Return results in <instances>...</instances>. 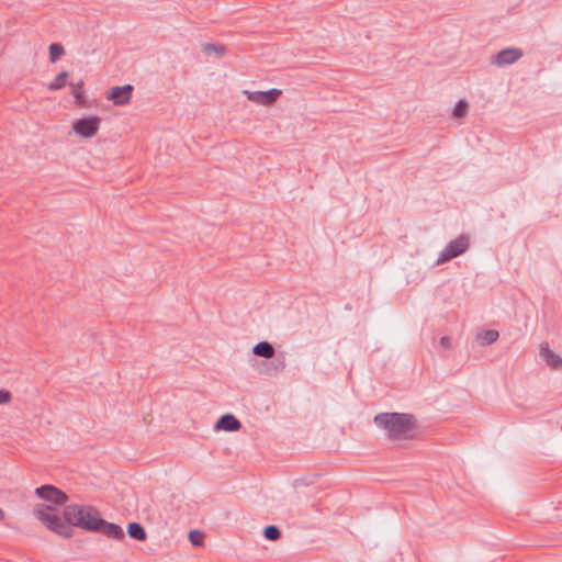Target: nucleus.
Returning <instances> with one entry per match:
<instances>
[{"label": "nucleus", "instance_id": "nucleus-19", "mask_svg": "<svg viewBox=\"0 0 562 562\" xmlns=\"http://www.w3.org/2000/svg\"><path fill=\"white\" fill-rule=\"evenodd\" d=\"M65 55V49L61 44L53 43L49 45V60L56 63L61 56Z\"/></svg>", "mask_w": 562, "mask_h": 562}, {"label": "nucleus", "instance_id": "nucleus-17", "mask_svg": "<svg viewBox=\"0 0 562 562\" xmlns=\"http://www.w3.org/2000/svg\"><path fill=\"white\" fill-rule=\"evenodd\" d=\"M202 50L206 55H216L217 57H222L226 50V47L221 44L205 43L202 45Z\"/></svg>", "mask_w": 562, "mask_h": 562}, {"label": "nucleus", "instance_id": "nucleus-13", "mask_svg": "<svg viewBox=\"0 0 562 562\" xmlns=\"http://www.w3.org/2000/svg\"><path fill=\"white\" fill-rule=\"evenodd\" d=\"M252 352L257 357H262L266 359L273 358L276 350L274 347L268 341H260L252 348Z\"/></svg>", "mask_w": 562, "mask_h": 562}, {"label": "nucleus", "instance_id": "nucleus-20", "mask_svg": "<svg viewBox=\"0 0 562 562\" xmlns=\"http://www.w3.org/2000/svg\"><path fill=\"white\" fill-rule=\"evenodd\" d=\"M263 537L270 541H277L281 538L280 529L274 525H269L263 529Z\"/></svg>", "mask_w": 562, "mask_h": 562}, {"label": "nucleus", "instance_id": "nucleus-25", "mask_svg": "<svg viewBox=\"0 0 562 562\" xmlns=\"http://www.w3.org/2000/svg\"><path fill=\"white\" fill-rule=\"evenodd\" d=\"M4 518V512L0 508V520Z\"/></svg>", "mask_w": 562, "mask_h": 562}, {"label": "nucleus", "instance_id": "nucleus-4", "mask_svg": "<svg viewBox=\"0 0 562 562\" xmlns=\"http://www.w3.org/2000/svg\"><path fill=\"white\" fill-rule=\"evenodd\" d=\"M101 119L98 116H88L76 120L72 123V130L80 136L90 138L97 135Z\"/></svg>", "mask_w": 562, "mask_h": 562}, {"label": "nucleus", "instance_id": "nucleus-15", "mask_svg": "<svg viewBox=\"0 0 562 562\" xmlns=\"http://www.w3.org/2000/svg\"><path fill=\"white\" fill-rule=\"evenodd\" d=\"M127 533L137 541H145L147 538L146 530L139 522H130L127 525Z\"/></svg>", "mask_w": 562, "mask_h": 562}, {"label": "nucleus", "instance_id": "nucleus-14", "mask_svg": "<svg viewBox=\"0 0 562 562\" xmlns=\"http://www.w3.org/2000/svg\"><path fill=\"white\" fill-rule=\"evenodd\" d=\"M498 337L499 334L497 330L486 329L477 334L476 341L479 342L480 346L484 347L494 344L498 339Z\"/></svg>", "mask_w": 562, "mask_h": 562}, {"label": "nucleus", "instance_id": "nucleus-18", "mask_svg": "<svg viewBox=\"0 0 562 562\" xmlns=\"http://www.w3.org/2000/svg\"><path fill=\"white\" fill-rule=\"evenodd\" d=\"M68 72L67 71H61L59 72L56 78L54 79V81H52L47 88L48 90L50 91H55V90H60L65 87L66 85V79L68 78Z\"/></svg>", "mask_w": 562, "mask_h": 562}, {"label": "nucleus", "instance_id": "nucleus-2", "mask_svg": "<svg viewBox=\"0 0 562 562\" xmlns=\"http://www.w3.org/2000/svg\"><path fill=\"white\" fill-rule=\"evenodd\" d=\"M373 422L392 440L408 438L416 426L415 417L406 413H380L374 416Z\"/></svg>", "mask_w": 562, "mask_h": 562}, {"label": "nucleus", "instance_id": "nucleus-16", "mask_svg": "<svg viewBox=\"0 0 562 562\" xmlns=\"http://www.w3.org/2000/svg\"><path fill=\"white\" fill-rule=\"evenodd\" d=\"M72 90L71 93L75 98V101L78 105L83 106L86 103V95L82 90L83 88V81L79 80L77 83H70Z\"/></svg>", "mask_w": 562, "mask_h": 562}, {"label": "nucleus", "instance_id": "nucleus-9", "mask_svg": "<svg viewBox=\"0 0 562 562\" xmlns=\"http://www.w3.org/2000/svg\"><path fill=\"white\" fill-rule=\"evenodd\" d=\"M522 57V50L520 48L516 47H508L499 50L493 59V63L498 66L503 67L506 65H512L516 63L518 59Z\"/></svg>", "mask_w": 562, "mask_h": 562}, {"label": "nucleus", "instance_id": "nucleus-7", "mask_svg": "<svg viewBox=\"0 0 562 562\" xmlns=\"http://www.w3.org/2000/svg\"><path fill=\"white\" fill-rule=\"evenodd\" d=\"M244 93L247 95V99L249 101H252V102L261 104V105H271L281 95L282 91L273 88L268 91L245 90Z\"/></svg>", "mask_w": 562, "mask_h": 562}, {"label": "nucleus", "instance_id": "nucleus-11", "mask_svg": "<svg viewBox=\"0 0 562 562\" xmlns=\"http://www.w3.org/2000/svg\"><path fill=\"white\" fill-rule=\"evenodd\" d=\"M540 356L552 369H562V358L549 348L548 342L541 344Z\"/></svg>", "mask_w": 562, "mask_h": 562}, {"label": "nucleus", "instance_id": "nucleus-23", "mask_svg": "<svg viewBox=\"0 0 562 562\" xmlns=\"http://www.w3.org/2000/svg\"><path fill=\"white\" fill-rule=\"evenodd\" d=\"M11 393L8 390L0 389V404H7L11 401Z\"/></svg>", "mask_w": 562, "mask_h": 562}, {"label": "nucleus", "instance_id": "nucleus-6", "mask_svg": "<svg viewBox=\"0 0 562 562\" xmlns=\"http://www.w3.org/2000/svg\"><path fill=\"white\" fill-rule=\"evenodd\" d=\"M94 524L97 526L90 532H100V533L106 536L108 538L116 539V540H121L124 538V531L121 526H119L114 522H109V521L104 520L103 518H101L100 515L94 520Z\"/></svg>", "mask_w": 562, "mask_h": 562}, {"label": "nucleus", "instance_id": "nucleus-24", "mask_svg": "<svg viewBox=\"0 0 562 562\" xmlns=\"http://www.w3.org/2000/svg\"><path fill=\"white\" fill-rule=\"evenodd\" d=\"M439 342H440V346H442L443 348H449L451 345V340L448 336L441 337Z\"/></svg>", "mask_w": 562, "mask_h": 562}, {"label": "nucleus", "instance_id": "nucleus-5", "mask_svg": "<svg viewBox=\"0 0 562 562\" xmlns=\"http://www.w3.org/2000/svg\"><path fill=\"white\" fill-rule=\"evenodd\" d=\"M35 494L40 498L56 505H63L68 501V495L65 492L50 484L37 487Z\"/></svg>", "mask_w": 562, "mask_h": 562}, {"label": "nucleus", "instance_id": "nucleus-22", "mask_svg": "<svg viewBox=\"0 0 562 562\" xmlns=\"http://www.w3.org/2000/svg\"><path fill=\"white\" fill-rule=\"evenodd\" d=\"M203 537L204 535L199 530H191L189 532V539L191 543L195 547H200L203 544Z\"/></svg>", "mask_w": 562, "mask_h": 562}, {"label": "nucleus", "instance_id": "nucleus-10", "mask_svg": "<svg viewBox=\"0 0 562 562\" xmlns=\"http://www.w3.org/2000/svg\"><path fill=\"white\" fill-rule=\"evenodd\" d=\"M285 358L283 356H273V358L262 362L261 372L267 375L273 376L282 372L285 369Z\"/></svg>", "mask_w": 562, "mask_h": 562}, {"label": "nucleus", "instance_id": "nucleus-1", "mask_svg": "<svg viewBox=\"0 0 562 562\" xmlns=\"http://www.w3.org/2000/svg\"><path fill=\"white\" fill-rule=\"evenodd\" d=\"M54 507L49 505H40L34 508V516L50 531L63 538H71L74 527H79L86 531L95 528L94 520L99 516V510L93 506L69 504L64 507L63 517L52 513Z\"/></svg>", "mask_w": 562, "mask_h": 562}, {"label": "nucleus", "instance_id": "nucleus-12", "mask_svg": "<svg viewBox=\"0 0 562 562\" xmlns=\"http://www.w3.org/2000/svg\"><path fill=\"white\" fill-rule=\"evenodd\" d=\"M240 427L241 423L233 414H224L215 424V429L225 431H237Z\"/></svg>", "mask_w": 562, "mask_h": 562}, {"label": "nucleus", "instance_id": "nucleus-3", "mask_svg": "<svg viewBox=\"0 0 562 562\" xmlns=\"http://www.w3.org/2000/svg\"><path fill=\"white\" fill-rule=\"evenodd\" d=\"M469 248V238L464 235H460L456 239L451 240L445 249L440 252L436 265H441L447 262L463 252H465Z\"/></svg>", "mask_w": 562, "mask_h": 562}, {"label": "nucleus", "instance_id": "nucleus-21", "mask_svg": "<svg viewBox=\"0 0 562 562\" xmlns=\"http://www.w3.org/2000/svg\"><path fill=\"white\" fill-rule=\"evenodd\" d=\"M469 111V104L464 100H460L454 109H453V116L454 117H464L468 114Z\"/></svg>", "mask_w": 562, "mask_h": 562}, {"label": "nucleus", "instance_id": "nucleus-8", "mask_svg": "<svg viewBox=\"0 0 562 562\" xmlns=\"http://www.w3.org/2000/svg\"><path fill=\"white\" fill-rule=\"evenodd\" d=\"M134 87L132 85L116 86L109 90L106 99L114 105H124L130 102Z\"/></svg>", "mask_w": 562, "mask_h": 562}]
</instances>
